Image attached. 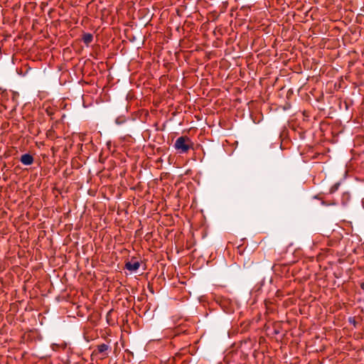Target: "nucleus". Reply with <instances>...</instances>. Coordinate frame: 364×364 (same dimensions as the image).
I'll return each instance as SVG.
<instances>
[{
    "instance_id": "423d86ee",
    "label": "nucleus",
    "mask_w": 364,
    "mask_h": 364,
    "mask_svg": "<svg viewBox=\"0 0 364 364\" xmlns=\"http://www.w3.org/2000/svg\"><path fill=\"white\" fill-rule=\"evenodd\" d=\"M340 186H341V183L340 182L336 183L334 185H333L331 187V188L329 190V193L331 194L335 193L339 188Z\"/></svg>"
},
{
    "instance_id": "0eeeda50",
    "label": "nucleus",
    "mask_w": 364,
    "mask_h": 364,
    "mask_svg": "<svg viewBox=\"0 0 364 364\" xmlns=\"http://www.w3.org/2000/svg\"><path fill=\"white\" fill-rule=\"evenodd\" d=\"M348 321L350 324H352L354 327H356L357 321H355L354 317H349Z\"/></svg>"
},
{
    "instance_id": "7ed1b4c3",
    "label": "nucleus",
    "mask_w": 364,
    "mask_h": 364,
    "mask_svg": "<svg viewBox=\"0 0 364 364\" xmlns=\"http://www.w3.org/2000/svg\"><path fill=\"white\" fill-rule=\"evenodd\" d=\"M140 267V262L136 260H131L125 263V268L130 272L136 271Z\"/></svg>"
},
{
    "instance_id": "39448f33",
    "label": "nucleus",
    "mask_w": 364,
    "mask_h": 364,
    "mask_svg": "<svg viewBox=\"0 0 364 364\" xmlns=\"http://www.w3.org/2000/svg\"><path fill=\"white\" fill-rule=\"evenodd\" d=\"M82 40L83 43L87 46H88L93 40V36H92V34H91L90 33H85L82 35Z\"/></svg>"
},
{
    "instance_id": "20e7f679",
    "label": "nucleus",
    "mask_w": 364,
    "mask_h": 364,
    "mask_svg": "<svg viewBox=\"0 0 364 364\" xmlns=\"http://www.w3.org/2000/svg\"><path fill=\"white\" fill-rule=\"evenodd\" d=\"M34 159L30 154H23L20 158V161L26 166L31 165L33 163Z\"/></svg>"
},
{
    "instance_id": "6e6552de",
    "label": "nucleus",
    "mask_w": 364,
    "mask_h": 364,
    "mask_svg": "<svg viewBox=\"0 0 364 364\" xmlns=\"http://www.w3.org/2000/svg\"><path fill=\"white\" fill-rule=\"evenodd\" d=\"M322 204L324 205H336V202L327 203L326 201H322Z\"/></svg>"
},
{
    "instance_id": "f257e3e1",
    "label": "nucleus",
    "mask_w": 364,
    "mask_h": 364,
    "mask_svg": "<svg viewBox=\"0 0 364 364\" xmlns=\"http://www.w3.org/2000/svg\"><path fill=\"white\" fill-rule=\"evenodd\" d=\"M193 142L187 136L178 137L174 144V148L180 153H187L191 149H193Z\"/></svg>"
},
{
    "instance_id": "f03ea898",
    "label": "nucleus",
    "mask_w": 364,
    "mask_h": 364,
    "mask_svg": "<svg viewBox=\"0 0 364 364\" xmlns=\"http://www.w3.org/2000/svg\"><path fill=\"white\" fill-rule=\"evenodd\" d=\"M110 351V346L105 343L99 344L93 350L91 356L98 357L100 359H105L108 356Z\"/></svg>"
},
{
    "instance_id": "1a4fd4ad",
    "label": "nucleus",
    "mask_w": 364,
    "mask_h": 364,
    "mask_svg": "<svg viewBox=\"0 0 364 364\" xmlns=\"http://www.w3.org/2000/svg\"><path fill=\"white\" fill-rule=\"evenodd\" d=\"M360 287L364 291V281L360 284Z\"/></svg>"
}]
</instances>
